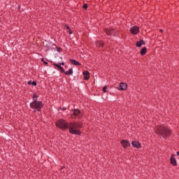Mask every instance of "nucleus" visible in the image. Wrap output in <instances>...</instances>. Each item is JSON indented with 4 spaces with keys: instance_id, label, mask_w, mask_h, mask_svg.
I'll return each instance as SVG.
<instances>
[{
    "instance_id": "10",
    "label": "nucleus",
    "mask_w": 179,
    "mask_h": 179,
    "mask_svg": "<svg viewBox=\"0 0 179 179\" xmlns=\"http://www.w3.org/2000/svg\"><path fill=\"white\" fill-rule=\"evenodd\" d=\"M145 44H146L145 41H143V39H141L136 43V47L141 48L142 45H145Z\"/></svg>"
},
{
    "instance_id": "25",
    "label": "nucleus",
    "mask_w": 179,
    "mask_h": 179,
    "mask_svg": "<svg viewBox=\"0 0 179 179\" xmlns=\"http://www.w3.org/2000/svg\"><path fill=\"white\" fill-rule=\"evenodd\" d=\"M64 27H65L66 29H67V30L71 29V28L69 27V26H68L67 24H66V25L64 26Z\"/></svg>"
},
{
    "instance_id": "19",
    "label": "nucleus",
    "mask_w": 179,
    "mask_h": 179,
    "mask_svg": "<svg viewBox=\"0 0 179 179\" xmlns=\"http://www.w3.org/2000/svg\"><path fill=\"white\" fill-rule=\"evenodd\" d=\"M59 71H61V72L62 73H64V72H65V69H64V67H62L61 66H59Z\"/></svg>"
},
{
    "instance_id": "27",
    "label": "nucleus",
    "mask_w": 179,
    "mask_h": 179,
    "mask_svg": "<svg viewBox=\"0 0 179 179\" xmlns=\"http://www.w3.org/2000/svg\"><path fill=\"white\" fill-rule=\"evenodd\" d=\"M32 81L31 80H29V81H28V85H32Z\"/></svg>"
},
{
    "instance_id": "24",
    "label": "nucleus",
    "mask_w": 179,
    "mask_h": 179,
    "mask_svg": "<svg viewBox=\"0 0 179 179\" xmlns=\"http://www.w3.org/2000/svg\"><path fill=\"white\" fill-rule=\"evenodd\" d=\"M31 85L32 86H37V82L33 81Z\"/></svg>"
},
{
    "instance_id": "14",
    "label": "nucleus",
    "mask_w": 179,
    "mask_h": 179,
    "mask_svg": "<svg viewBox=\"0 0 179 179\" xmlns=\"http://www.w3.org/2000/svg\"><path fill=\"white\" fill-rule=\"evenodd\" d=\"M146 51H147V48L146 47L143 48L141 51H140V54L141 55L143 56L146 55Z\"/></svg>"
},
{
    "instance_id": "28",
    "label": "nucleus",
    "mask_w": 179,
    "mask_h": 179,
    "mask_svg": "<svg viewBox=\"0 0 179 179\" xmlns=\"http://www.w3.org/2000/svg\"><path fill=\"white\" fill-rule=\"evenodd\" d=\"M69 34H72V30H71V29H69Z\"/></svg>"
},
{
    "instance_id": "21",
    "label": "nucleus",
    "mask_w": 179,
    "mask_h": 179,
    "mask_svg": "<svg viewBox=\"0 0 179 179\" xmlns=\"http://www.w3.org/2000/svg\"><path fill=\"white\" fill-rule=\"evenodd\" d=\"M103 93H107V86H104L103 87Z\"/></svg>"
},
{
    "instance_id": "30",
    "label": "nucleus",
    "mask_w": 179,
    "mask_h": 179,
    "mask_svg": "<svg viewBox=\"0 0 179 179\" xmlns=\"http://www.w3.org/2000/svg\"><path fill=\"white\" fill-rule=\"evenodd\" d=\"M159 31H160L161 33H163V29H159Z\"/></svg>"
},
{
    "instance_id": "16",
    "label": "nucleus",
    "mask_w": 179,
    "mask_h": 179,
    "mask_svg": "<svg viewBox=\"0 0 179 179\" xmlns=\"http://www.w3.org/2000/svg\"><path fill=\"white\" fill-rule=\"evenodd\" d=\"M65 75H73V69H70L68 71L65 72Z\"/></svg>"
},
{
    "instance_id": "7",
    "label": "nucleus",
    "mask_w": 179,
    "mask_h": 179,
    "mask_svg": "<svg viewBox=\"0 0 179 179\" xmlns=\"http://www.w3.org/2000/svg\"><path fill=\"white\" fill-rule=\"evenodd\" d=\"M130 31L131 34H138V33H139V27L137 26H134L130 29Z\"/></svg>"
},
{
    "instance_id": "1",
    "label": "nucleus",
    "mask_w": 179,
    "mask_h": 179,
    "mask_svg": "<svg viewBox=\"0 0 179 179\" xmlns=\"http://www.w3.org/2000/svg\"><path fill=\"white\" fill-rule=\"evenodd\" d=\"M56 127L60 129H69L72 135H82L80 129L83 128V122H66V120L60 119L56 121Z\"/></svg>"
},
{
    "instance_id": "32",
    "label": "nucleus",
    "mask_w": 179,
    "mask_h": 179,
    "mask_svg": "<svg viewBox=\"0 0 179 179\" xmlns=\"http://www.w3.org/2000/svg\"><path fill=\"white\" fill-rule=\"evenodd\" d=\"M18 9H20V6L18 7Z\"/></svg>"
},
{
    "instance_id": "31",
    "label": "nucleus",
    "mask_w": 179,
    "mask_h": 179,
    "mask_svg": "<svg viewBox=\"0 0 179 179\" xmlns=\"http://www.w3.org/2000/svg\"><path fill=\"white\" fill-rule=\"evenodd\" d=\"M176 155L179 156V151L176 152Z\"/></svg>"
},
{
    "instance_id": "26",
    "label": "nucleus",
    "mask_w": 179,
    "mask_h": 179,
    "mask_svg": "<svg viewBox=\"0 0 179 179\" xmlns=\"http://www.w3.org/2000/svg\"><path fill=\"white\" fill-rule=\"evenodd\" d=\"M60 110H62V111H65V110H66V108H61Z\"/></svg>"
},
{
    "instance_id": "22",
    "label": "nucleus",
    "mask_w": 179,
    "mask_h": 179,
    "mask_svg": "<svg viewBox=\"0 0 179 179\" xmlns=\"http://www.w3.org/2000/svg\"><path fill=\"white\" fill-rule=\"evenodd\" d=\"M87 7H88V6H87V3H85L83 6V9H87Z\"/></svg>"
},
{
    "instance_id": "18",
    "label": "nucleus",
    "mask_w": 179,
    "mask_h": 179,
    "mask_svg": "<svg viewBox=\"0 0 179 179\" xmlns=\"http://www.w3.org/2000/svg\"><path fill=\"white\" fill-rule=\"evenodd\" d=\"M98 47H100L101 48H103V47H104V43H103V42H99L98 43Z\"/></svg>"
},
{
    "instance_id": "12",
    "label": "nucleus",
    "mask_w": 179,
    "mask_h": 179,
    "mask_svg": "<svg viewBox=\"0 0 179 179\" xmlns=\"http://www.w3.org/2000/svg\"><path fill=\"white\" fill-rule=\"evenodd\" d=\"M70 62L71 63L73 64V65H76V66H79L81 65L80 62L73 59H70Z\"/></svg>"
},
{
    "instance_id": "2",
    "label": "nucleus",
    "mask_w": 179,
    "mask_h": 179,
    "mask_svg": "<svg viewBox=\"0 0 179 179\" xmlns=\"http://www.w3.org/2000/svg\"><path fill=\"white\" fill-rule=\"evenodd\" d=\"M155 134L162 136V138H170L171 130L164 126H157L155 127Z\"/></svg>"
},
{
    "instance_id": "3",
    "label": "nucleus",
    "mask_w": 179,
    "mask_h": 179,
    "mask_svg": "<svg viewBox=\"0 0 179 179\" xmlns=\"http://www.w3.org/2000/svg\"><path fill=\"white\" fill-rule=\"evenodd\" d=\"M29 107L34 110V113H36V111H41V108L44 107V103L41 101H32L30 103Z\"/></svg>"
},
{
    "instance_id": "17",
    "label": "nucleus",
    "mask_w": 179,
    "mask_h": 179,
    "mask_svg": "<svg viewBox=\"0 0 179 179\" xmlns=\"http://www.w3.org/2000/svg\"><path fill=\"white\" fill-rule=\"evenodd\" d=\"M32 99L34 100L33 101H38L37 99H38V95H37V94L34 92Z\"/></svg>"
},
{
    "instance_id": "6",
    "label": "nucleus",
    "mask_w": 179,
    "mask_h": 179,
    "mask_svg": "<svg viewBox=\"0 0 179 179\" xmlns=\"http://www.w3.org/2000/svg\"><path fill=\"white\" fill-rule=\"evenodd\" d=\"M71 113H73V115H75V117H78V118H82V115L80 114V110L79 109L72 110Z\"/></svg>"
},
{
    "instance_id": "20",
    "label": "nucleus",
    "mask_w": 179,
    "mask_h": 179,
    "mask_svg": "<svg viewBox=\"0 0 179 179\" xmlns=\"http://www.w3.org/2000/svg\"><path fill=\"white\" fill-rule=\"evenodd\" d=\"M54 66H56V68H59L61 66V64L59 63V64H57V63H55L53 64Z\"/></svg>"
},
{
    "instance_id": "29",
    "label": "nucleus",
    "mask_w": 179,
    "mask_h": 179,
    "mask_svg": "<svg viewBox=\"0 0 179 179\" xmlns=\"http://www.w3.org/2000/svg\"><path fill=\"white\" fill-rule=\"evenodd\" d=\"M59 64H60V66H61V65H62L63 66H64V65H65V63H64V62L59 63Z\"/></svg>"
},
{
    "instance_id": "15",
    "label": "nucleus",
    "mask_w": 179,
    "mask_h": 179,
    "mask_svg": "<svg viewBox=\"0 0 179 179\" xmlns=\"http://www.w3.org/2000/svg\"><path fill=\"white\" fill-rule=\"evenodd\" d=\"M118 34H119L118 30L112 29V36H118Z\"/></svg>"
},
{
    "instance_id": "23",
    "label": "nucleus",
    "mask_w": 179,
    "mask_h": 179,
    "mask_svg": "<svg viewBox=\"0 0 179 179\" xmlns=\"http://www.w3.org/2000/svg\"><path fill=\"white\" fill-rule=\"evenodd\" d=\"M42 62H43V64H45V65H48V62L44 61V59H41Z\"/></svg>"
},
{
    "instance_id": "5",
    "label": "nucleus",
    "mask_w": 179,
    "mask_h": 179,
    "mask_svg": "<svg viewBox=\"0 0 179 179\" xmlns=\"http://www.w3.org/2000/svg\"><path fill=\"white\" fill-rule=\"evenodd\" d=\"M121 145L124 148V149H127V148H129V146H131V143H129V141L127 140H122L120 141Z\"/></svg>"
},
{
    "instance_id": "9",
    "label": "nucleus",
    "mask_w": 179,
    "mask_h": 179,
    "mask_svg": "<svg viewBox=\"0 0 179 179\" xmlns=\"http://www.w3.org/2000/svg\"><path fill=\"white\" fill-rule=\"evenodd\" d=\"M131 145L134 148H136V149H139L142 146L141 143H139V141H132Z\"/></svg>"
},
{
    "instance_id": "8",
    "label": "nucleus",
    "mask_w": 179,
    "mask_h": 179,
    "mask_svg": "<svg viewBox=\"0 0 179 179\" xmlns=\"http://www.w3.org/2000/svg\"><path fill=\"white\" fill-rule=\"evenodd\" d=\"M127 87H128V85L125 83H120L119 85L118 90H127Z\"/></svg>"
},
{
    "instance_id": "11",
    "label": "nucleus",
    "mask_w": 179,
    "mask_h": 179,
    "mask_svg": "<svg viewBox=\"0 0 179 179\" xmlns=\"http://www.w3.org/2000/svg\"><path fill=\"white\" fill-rule=\"evenodd\" d=\"M85 80H89V78H90V73L88 71H85L83 73Z\"/></svg>"
},
{
    "instance_id": "4",
    "label": "nucleus",
    "mask_w": 179,
    "mask_h": 179,
    "mask_svg": "<svg viewBox=\"0 0 179 179\" xmlns=\"http://www.w3.org/2000/svg\"><path fill=\"white\" fill-rule=\"evenodd\" d=\"M171 164L174 166V167L177 166V160L176 159V154H172L170 158Z\"/></svg>"
},
{
    "instance_id": "13",
    "label": "nucleus",
    "mask_w": 179,
    "mask_h": 179,
    "mask_svg": "<svg viewBox=\"0 0 179 179\" xmlns=\"http://www.w3.org/2000/svg\"><path fill=\"white\" fill-rule=\"evenodd\" d=\"M104 31H105V33H106L108 36H113V34H112V29H109L106 28V29H104Z\"/></svg>"
}]
</instances>
